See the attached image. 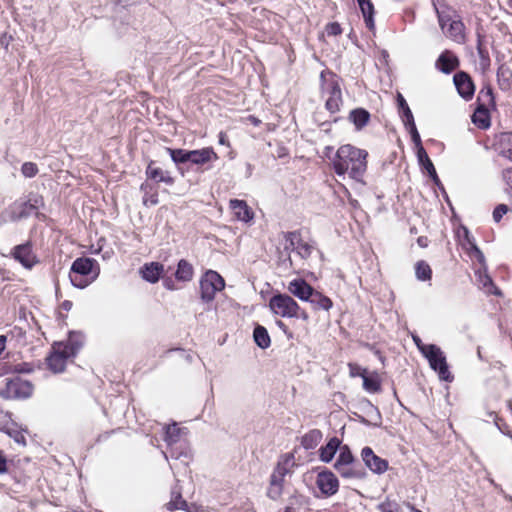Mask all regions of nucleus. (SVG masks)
I'll return each instance as SVG.
<instances>
[{
	"mask_svg": "<svg viewBox=\"0 0 512 512\" xmlns=\"http://www.w3.org/2000/svg\"><path fill=\"white\" fill-rule=\"evenodd\" d=\"M368 152L353 145H342L336 151L332 160L334 172L338 176L348 174L357 182H362L367 170Z\"/></svg>",
	"mask_w": 512,
	"mask_h": 512,
	"instance_id": "nucleus-1",
	"label": "nucleus"
},
{
	"mask_svg": "<svg viewBox=\"0 0 512 512\" xmlns=\"http://www.w3.org/2000/svg\"><path fill=\"white\" fill-rule=\"evenodd\" d=\"M98 273L99 266L95 259L79 257L72 263L69 279L74 287L84 289L97 278Z\"/></svg>",
	"mask_w": 512,
	"mask_h": 512,
	"instance_id": "nucleus-2",
	"label": "nucleus"
},
{
	"mask_svg": "<svg viewBox=\"0 0 512 512\" xmlns=\"http://www.w3.org/2000/svg\"><path fill=\"white\" fill-rule=\"evenodd\" d=\"M43 206L42 196L30 194L28 199H19L9 205L3 213V217L5 220L16 222L37 214L38 210Z\"/></svg>",
	"mask_w": 512,
	"mask_h": 512,
	"instance_id": "nucleus-3",
	"label": "nucleus"
},
{
	"mask_svg": "<svg viewBox=\"0 0 512 512\" xmlns=\"http://www.w3.org/2000/svg\"><path fill=\"white\" fill-rule=\"evenodd\" d=\"M326 78L324 71L320 74L322 96L326 98L325 108L332 114L338 112L342 105V91L340 79L337 75L329 72Z\"/></svg>",
	"mask_w": 512,
	"mask_h": 512,
	"instance_id": "nucleus-4",
	"label": "nucleus"
},
{
	"mask_svg": "<svg viewBox=\"0 0 512 512\" xmlns=\"http://www.w3.org/2000/svg\"><path fill=\"white\" fill-rule=\"evenodd\" d=\"M468 244L470 245V256L478 261L481 267L475 272L478 283L486 290L488 294L501 295V291L494 285L492 278L487 273V265L485 256L477 245L470 241L468 238V231H466Z\"/></svg>",
	"mask_w": 512,
	"mask_h": 512,
	"instance_id": "nucleus-5",
	"label": "nucleus"
},
{
	"mask_svg": "<svg viewBox=\"0 0 512 512\" xmlns=\"http://www.w3.org/2000/svg\"><path fill=\"white\" fill-rule=\"evenodd\" d=\"M33 384L19 376L5 379L4 388L0 389V397L6 400L28 399L32 396Z\"/></svg>",
	"mask_w": 512,
	"mask_h": 512,
	"instance_id": "nucleus-6",
	"label": "nucleus"
},
{
	"mask_svg": "<svg viewBox=\"0 0 512 512\" xmlns=\"http://www.w3.org/2000/svg\"><path fill=\"white\" fill-rule=\"evenodd\" d=\"M432 370H434L440 380L446 382H452L454 377L449 370V366L446 361V356L443 351L435 344H431L426 348V353L423 355Z\"/></svg>",
	"mask_w": 512,
	"mask_h": 512,
	"instance_id": "nucleus-7",
	"label": "nucleus"
},
{
	"mask_svg": "<svg viewBox=\"0 0 512 512\" xmlns=\"http://www.w3.org/2000/svg\"><path fill=\"white\" fill-rule=\"evenodd\" d=\"M269 309L274 315L282 318H292L298 311V303L288 294H274L268 303Z\"/></svg>",
	"mask_w": 512,
	"mask_h": 512,
	"instance_id": "nucleus-8",
	"label": "nucleus"
},
{
	"mask_svg": "<svg viewBox=\"0 0 512 512\" xmlns=\"http://www.w3.org/2000/svg\"><path fill=\"white\" fill-rule=\"evenodd\" d=\"M224 287V279L219 273L213 270L207 271L200 280L201 299L206 303L212 302L216 293Z\"/></svg>",
	"mask_w": 512,
	"mask_h": 512,
	"instance_id": "nucleus-9",
	"label": "nucleus"
},
{
	"mask_svg": "<svg viewBox=\"0 0 512 512\" xmlns=\"http://www.w3.org/2000/svg\"><path fill=\"white\" fill-rule=\"evenodd\" d=\"M73 358V351L67 352L63 344L55 343L52 346V352L46 358L48 368L54 373H61L65 370L67 360Z\"/></svg>",
	"mask_w": 512,
	"mask_h": 512,
	"instance_id": "nucleus-10",
	"label": "nucleus"
},
{
	"mask_svg": "<svg viewBox=\"0 0 512 512\" xmlns=\"http://www.w3.org/2000/svg\"><path fill=\"white\" fill-rule=\"evenodd\" d=\"M284 239L287 243L285 246L286 250H294L302 259L310 257L313 251V246L302 240L299 231L285 232Z\"/></svg>",
	"mask_w": 512,
	"mask_h": 512,
	"instance_id": "nucleus-11",
	"label": "nucleus"
},
{
	"mask_svg": "<svg viewBox=\"0 0 512 512\" xmlns=\"http://www.w3.org/2000/svg\"><path fill=\"white\" fill-rule=\"evenodd\" d=\"M454 85L458 94L466 101L471 100L475 93V85L470 75L464 71H459L454 74Z\"/></svg>",
	"mask_w": 512,
	"mask_h": 512,
	"instance_id": "nucleus-12",
	"label": "nucleus"
},
{
	"mask_svg": "<svg viewBox=\"0 0 512 512\" xmlns=\"http://www.w3.org/2000/svg\"><path fill=\"white\" fill-rule=\"evenodd\" d=\"M316 484L321 493L327 497L338 492L339 481L331 471H323L317 475Z\"/></svg>",
	"mask_w": 512,
	"mask_h": 512,
	"instance_id": "nucleus-13",
	"label": "nucleus"
},
{
	"mask_svg": "<svg viewBox=\"0 0 512 512\" xmlns=\"http://www.w3.org/2000/svg\"><path fill=\"white\" fill-rule=\"evenodd\" d=\"M182 433L183 430L179 428L176 423L165 427L164 441L170 448V455L172 458L178 459L184 455L183 451H178L177 448H174V445L181 443Z\"/></svg>",
	"mask_w": 512,
	"mask_h": 512,
	"instance_id": "nucleus-14",
	"label": "nucleus"
},
{
	"mask_svg": "<svg viewBox=\"0 0 512 512\" xmlns=\"http://www.w3.org/2000/svg\"><path fill=\"white\" fill-rule=\"evenodd\" d=\"M361 457L365 465L376 474H382L388 469V462L375 455L373 450L368 446L362 449Z\"/></svg>",
	"mask_w": 512,
	"mask_h": 512,
	"instance_id": "nucleus-15",
	"label": "nucleus"
},
{
	"mask_svg": "<svg viewBox=\"0 0 512 512\" xmlns=\"http://www.w3.org/2000/svg\"><path fill=\"white\" fill-rule=\"evenodd\" d=\"M432 5L438 18L439 26L445 30L448 24L453 22L456 11L445 0H432Z\"/></svg>",
	"mask_w": 512,
	"mask_h": 512,
	"instance_id": "nucleus-16",
	"label": "nucleus"
},
{
	"mask_svg": "<svg viewBox=\"0 0 512 512\" xmlns=\"http://www.w3.org/2000/svg\"><path fill=\"white\" fill-rule=\"evenodd\" d=\"M218 159L217 153L212 147H204L202 149L191 150L190 164L198 168H202Z\"/></svg>",
	"mask_w": 512,
	"mask_h": 512,
	"instance_id": "nucleus-17",
	"label": "nucleus"
},
{
	"mask_svg": "<svg viewBox=\"0 0 512 512\" xmlns=\"http://www.w3.org/2000/svg\"><path fill=\"white\" fill-rule=\"evenodd\" d=\"M14 258L19 261L25 268L31 269L37 262V258L32 250L30 243L18 245L14 248Z\"/></svg>",
	"mask_w": 512,
	"mask_h": 512,
	"instance_id": "nucleus-18",
	"label": "nucleus"
},
{
	"mask_svg": "<svg viewBox=\"0 0 512 512\" xmlns=\"http://www.w3.org/2000/svg\"><path fill=\"white\" fill-rule=\"evenodd\" d=\"M145 175L148 180H152L155 183H165L168 186H172L175 182L169 171L156 167L155 162L152 160L146 167Z\"/></svg>",
	"mask_w": 512,
	"mask_h": 512,
	"instance_id": "nucleus-19",
	"label": "nucleus"
},
{
	"mask_svg": "<svg viewBox=\"0 0 512 512\" xmlns=\"http://www.w3.org/2000/svg\"><path fill=\"white\" fill-rule=\"evenodd\" d=\"M494 148L500 156L512 162V132H503L496 135Z\"/></svg>",
	"mask_w": 512,
	"mask_h": 512,
	"instance_id": "nucleus-20",
	"label": "nucleus"
},
{
	"mask_svg": "<svg viewBox=\"0 0 512 512\" xmlns=\"http://www.w3.org/2000/svg\"><path fill=\"white\" fill-rule=\"evenodd\" d=\"M287 290L299 300L307 302L313 287L309 285L304 279L298 278L289 282Z\"/></svg>",
	"mask_w": 512,
	"mask_h": 512,
	"instance_id": "nucleus-21",
	"label": "nucleus"
},
{
	"mask_svg": "<svg viewBox=\"0 0 512 512\" xmlns=\"http://www.w3.org/2000/svg\"><path fill=\"white\" fill-rule=\"evenodd\" d=\"M442 31L448 38L458 44H463L466 40L465 25L459 16Z\"/></svg>",
	"mask_w": 512,
	"mask_h": 512,
	"instance_id": "nucleus-22",
	"label": "nucleus"
},
{
	"mask_svg": "<svg viewBox=\"0 0 512 512\" xmlns=\"http://www.w3.org/2000/svg\"><path fill=\"white\" fill-rule=\"evenodd\" d=\"M459 66L458 57L451 51L445 50L436 61V67L442 73L450 74Z\"/></svg>",
	"mask_w": 512,
	"mask_h": 512,
	"instance_id": "nucleus-23",
	"label": "nucleus"
},
{
	"mask_svg": "<svg viewBox=\"0 0 512 512\" xmlns=\"http://www.w3.org/2000/svg\"><path fill=\"white\" fill-rule=\"evenodd\" d=\"M0 431L11 437L17 444L26 445L25 430L21 429L14 421L9 419L0 423Z\"/></svg>",
	"mask_w": 512,
	"mask_h": 512,
	"instance_id": "nucleus-24",
	"label": "nucleus"
},
{
	"mask_svg": "<svg viewBox=\"0 0 512 512\" xmlns=\"http://www.w3.org/2000/svg\"><path fill=\"white\" fill-rule=\"evenodd\" d=\"M309 504L310 500L307 496L294 493L288 498V503L283 512H305Z\"/></svg>",
	"mask_w": 512,
	"mask_h": 512,
	"instance_id": "nucleus-25",
	"label": "nucleus"
},
{
	"mask_svg": "<svg viewBox=\"0 0 512 512\" xmlns=\"http://www.w3.org/2000/svg\"><path fill=\"white\" fill-rule=\"evenodd\" d=\"M296 466L295 457L292 453H286L279 457L278 462L274 468V471L280 476L286 477L293 473V469Z\"/></svg>",
	"mask_w": 512,
	"mask_h": 512,
	"instance_id": "nucleus-26",
	"label": "nucleus"
},
{
	"mask_svg": "<svg viewBox=\"0 0 512 512\" xmlns=\"http://www.w3.org/2000/svg\"><path fill=\"white\" fill-rule=\"evenodd\" d=\"M285 477L280 476L274 470L270 476L269 487L267 490V496L272 500H277L283 493Z\"/></svg>",
	"mask_w": 512,
	"mask_h": 512,
	"instance_id": "nucleus-27",
	"label": "nucleus"
},
{
	"mask_svg": "<svg viewBox=\"0 0 512 512\" xmlns=\"http://www.w3.org/2000/svg\"><path fill=\"white\" fill-rule=\"evenodd\" d=\"M307 302L311 304L314 310L329 311L333 306V302L329 297L325 296L323 293L315 290L314 288Z\"/></svg>",
	"mask_w": 512,
	"mask_h": 512,
	"instance_id": "nucleus-28",
	"label": "nucleus"
},
{
	"mask_svg": "<svg viewBox=\"0 0 512 512\" xmlns=\"http://www.w3.org/2000/svg\"><path fill=\"white\" fill-rule=\"evenodd\" d=\"M230 207L238 220L248 222L253 218V212L243 200L233 199L230 201Z\"/></svg>",
	"mask_w": 512,
	"mask_h": 512,
	"instance_id": "nucleus-29",
	"label": "nucleus"
},
{
	"mask_svg": "<svg viewBox=\"0 0 512 512\" xmlns=\"http://www.w3.org/2000/svg\"><path fill=\"white\" fill-rule=\"evenodd\" d=\"M162 272L163 265L158 262L145 264L140 271L142 278L150 283H156L159 280Z\"/></svg>",
	"mask_w": 512,
	"mask_h": 512,
	"instance_id": "nucleus-30",
	"label": "nucleus"
},
{
	"mask_svg": "<svg viewBox=\"0 0 512 512\" xmlns=\"http://www.w3.org/2000/svg\"><path fill=\"white\" fill-rule=\"evenodd\" d=\"M341 441L337 437H332L325 446L319 450L320 460L324 463L332 461L335 453L340 449Z\"/></svg>",
	"mask_w": 512,
	"mask_h": 512,
	"instance_id": "nucleus-31",
	"label": "nucleus"
},
{
	"mask_svg": "<svg viewBox=\"0 0 512 512\" xmlns=\"http://www.w3.org/2000/svg\"><path fill=\"white\" fill-rule=\"evenodd\" d=\"M362 15L364 17V21L366 27L373 31L375 29V21H374V5L371 0H357Z\"/></svg>",
	"mask_w": 512,
	"mask_h": 512,
	"instance_id": "nucleus-32",
	"label": "nucleus"
},
{
	"mask_svg": "<svg viewBox=\"0 0 512 512\" xmlns=\"http://www.w3.org/2000/svg\"><path fill=\"white\" fill-rule=\"evenodd\" d=\"M348 119L354 124L356 130H362L370 120V113L364 108L350 111Z\"/></svg>",
	"mask_w": 512,
	"mask_h": 512,
	"instance_id": "nucleus-33",
	"label": "nucleus"
},
{
	"mask_svg": "<svg viewBox=\"0 0 512 512\" xmlns=\"http://www.w3.org/2000/svg\"><path fill=\"white\" fill-rule=\"evenodd\" d=\"M363 388L366 392L374 394L381 391V379L377 372L364 373L362 375Z\"/></svg>",
	"mask_w": 512,
	"mask_h": 512,
	"instance_id": "nucleus-34",
	"label": "nucleus"
},
{
	"mask_svg": "<svg viewBox=\"0 0 512 512\" xmlns=\"http://www.w3.org/2000/svg\"><path fill=\"white\" fill-rule=\"evenodd\" d=\"M337 472L343 478L351 479V478H363L365 476V472L360 467L359 463L350 464L347 466H334Z\"/></svg>",
	"mask_w": 512,
	"mask_h": 512,
	"instance_id": "nucleus-35",
	"label": "nucleus"
},
{
	"mask_svg": "<svg viewBox=\"0 0 512 512\" xmlns=\"http://www.w3.org/2000/svg\"><path fill=\"white\" fill-rule=\"evenodd\" d=\"M495 105L493 89L489 84H486L479 91L477 96V107L487 108Z\"/></svg>",
	"mask_w": 512,
	"mask_h": 512,
	"instance_id": "nucleus-36",
	"label": "nucleus"
},
{
	"mask_svg": "<svg viewBox=\"0 0 512 512\" xmlns=\"http://www.w3.org/2000/svg\"><path fill=\"white\" fill-rule=\"evenodd\" d=\"M194 275L193 266L185 259H181L178 262L177 269L175 272V278L178 281L189 282L192 280Z\"/></svg>",
	"mask_w": 512,
	"mask_h": 512,
	"instance_id": "nucleus-37",
	"label": "nucleus"
},
{
	"mask_svg": "<svg viewBox=\"0 0 512 512\" xmlns=\"http://www.w3.org/2000/svg\"><path fill=\"white\" fill-rule=\"evenodd\" d=\"M166 508L169 511L184 510V511H187V512H191L189 510L187 502L184 499H182L181 492L177 488H173L172 489V491H171V499L166 504Z\"/></svg>",
	"mask_w": 512,
	"mask_h": 512,
	"instance_id": "nucleus-38",
	"label": "nucleus"
},
{
	"mask_svg": "<svg viewBox=\"0 0 512 512\" xmlns=\"http://www.w3.org/2000/svg\"><path fill=\"white\" fill-rule=\"evenodd\" d=\"M172 161L178 166V170L184 175L180 165L190 162L191 150L167 148Z\"/></svg>",
	"mask_w": 512,
	"mask_h": 512,
	"instance_id": "nucleus-39",
	"label": "nucleus"
},
{
	"mask_svg": "<svg viewBox=\"0 0 512 512\" xmlns=\"http://www.w3.org/2000/svg\"><path fill=\"white\" fill-rule=\"evenodd\" d=\"M472 122L479 129H487L491 125L489 109L477 107L472 115Z\"/></svg>",
	"mask_w": 512,
	"mask_h": 512,
	"instance_id": "nucleus-40",
	"label": "nucleus"
},
{
	"mask_svg": "<svg viewBox=\"0 0 512 512\" xmlns=\"http://www.w3.org/2000/svg\"><path fill=\"white\" fill-rule=\"evenodd\" d=\"M84 341V336L81 333L78 332H70L69 337L67 341L63 344V348L70 352V350L73 351V357L78 353V351L81 349Z\"/></svg>",
	"mask_w": 512,
	"mask_h": 512,
	"instance_id": "nucleus-41",
	"label": "nucleus"
},
{
	"mask_svg": "<svg viewBox=\"0 0 512 512\" xmlns=\"http://www.w3.org/2000/svg\"><path fill=\"white\" fill-rule=\"evenodd\" d=\"M253 338L256 345L261 349H267L271 345V339L264 326L257 325L253 331Z\"/></svg>",
	"mask_w": 512,
	"mask_h": 512,
	"instance_id": "nucleus-42",
	"label": "nucleus"
},
{
	"mask_svg": "<svg viewBox=\"0 0 512 512\" xmlns=\"http://www.w3.org/2000/svg\"><path fill=\"white\" fill-rule=\"evenodd\" d=\"M322 439V432L318 429H313L307 432L301 438V445L306 450L314 449Z\"/></svg>",
	"mask_w": 512,
	"mask_h": 512,
	"instance_id": "nucleus-43",
	"label": "nucleus"
},
{
	"mask_svg": "<svg viewBox=\"0 0 512 512\" xmlns=\"http://www.w3.org/2000/svg\"><path fill=\"white\" fill-rule=\"evenodd\" d=\"M368 415L370 416V419H367L365 417H360V422L366 426H373V427H380L382 424V418L381 414L378 410V408L371 403H369V411Z\"/></svg>",
	"mask_w": 512,
	"mask_h": 512,
	"instance_id": "nucleus-44",
	"label": "nucleus"
},
{
	"mask_svg": "<svg viewBox=\"0 0 512 512\" xmlns=\"http://www.w3.org/2000/svg\"><path fill=\"white\" fill-rule=\"evenodd\" d=\"M140 190L144 193L143 204L145 206H153L158 204V194L156 191H153L152 186L148 182L142 183Z\"/></svg>",
	"mask_w": 512,
	"mask_h": 512,
	"instance_id": "nucleus-45",
	"label": "nucleus"
},
{
	"mask_svg": "<svg viewBox=\"0 0 512 512\" xmlns=\"http://www.w3.org/2000/svg\"><path fill=\"white\" fill-rule=\"evenodd\" d=\"M357 463L350 448L347 445L340 447V453L336 459L334 466H347Z\"/></svg>",
	"mask_w": 512,
	"mask_h": 512,
	"instance_id": "nucleus-46",
	"label": "nucleus"
},
{
	"mask_svg": "<svg viewBox=\"0 0 512 512\" xmlns=\"http://www.w3.org/2000/svg\"><path fill=\"white\" fill-rule=\"evenodd\" d=\"M417 159L419 164L427 171L428 174H435V167L430 160L426 150L424 148L416 151Z\"/></svg>",
	"mask_w": 512,
	"mask_h": 512,
	"instance_id": "nucleus-47",
	"label": "nucleus"
},
{
	"mask_svg": "<svg viewBox=\"0 0 512 512\" xmlns=\"http://www.w3.org/2000/svg\"><path fill=\"white\" fill-rule=\"evenodd\" d=\"M416 278L420 281H427L431 279L432 270L425 261H418L415 267Z\"/></svg>",
	"mask_w": 512,
	"mask_h": 512,
	"instance_id": "nucleus-48",
	"label": "nucleus"
},
{
	"mask_svg": "<svg viewBox=\"0 0 512 512\" xmlns=\"http://www.w3.org/2000/svg\"><path fill=\"white\" fill-rule=\"evenodd\" d=\"M397 102H398L399 110L401 112V118H402L403 123L411 122L412 120H414L412 111L410 110L406 100L400 93H398V95H397Z\"/></svg>",
	"mask_w": 512,
	"mask_h": 512,
	"instance_id": "nucleus-49",
	"label": "nucleus"
},
{
	"mask_svg": "<svg viewBox=\"0 0 512 512\" xmlns=\"http://www.w3.org/2000/svg\"><path fill=\"white\" fill-rule=\"evenodd\" d=\"M404 125L411 135V140L415 144L416 150L419 151V149L424 148L415 121L412 120L411 122H405Z\"/></svg>",
	"mask_w": 512,
	"mask_h": 512,
	"instance_id": "nucleus-50",
	"label": "nucleus"
},
{
	"mask_svg": "<svg viewBox=\"0 0 512 512\" xmlns=\"http://www.w3.org/2000/svg\"><path fill=\"white\" fill-rule=\"evenodd\" d=\"M377 508L380 512H402L400 505L395 500L389 498L379 503Z\"/></svg>",
	"mask_w": 512,
	"mask_h": 512,
	"instance_id": "nucleus-51",
	"label": "nucleus"
},
{
	"mask_svg": "<svg viewBox=\"0 0 512 512\" xmlns=\"http://www.w3.org/2000/svg\"><path fill=\"white\" fill-rule=\"evenodd\" d=\"M478 53V56H479V66H480V69L483 73L487 72L489 69H490V66H491V59H490V56H489V52L487 49L485 50H481L479 48V52Z\"/></svg>",
	"mask_w": 512,
	"mask_h": 512,
	"instance_id": "nucleus-52",
	"label": "nucleus"
},
{
	"mask_svg": "<svg viewBox=\"0 0 512 512\" xmlns=\"http://www.w3.org/2000/svg\"><path fill=\"white\" fill-rule=\"evenodd\" d=\"M21 172L26 178H32L37 175L38 167L33 162H25L21 167Z\"/></svg>",
	"mask_w": 512,
	"mask_h": 512,
	"instance_id": "nucleus-53",
	"label": "nucleus"
},
{
	"mask_svg": "<svg viewBox=\"0 0 512 512\" xmlns=\"http://www.w3.org/2000/svg\"><path fill=\"white\" fill-rule=\"evenodd\" d=\"M501 175L506 185L505 191L508 195L512 196V167L504 169Z\"/></svg>",
	"mask_w": 512,
	"mask_h": 512,
	"instance_id": "nucleus-54",
	"label": "nucleus"
},
{
	"mask_svg": "<svg viewBox=\"0 0 512 512\" xmlns=\"http://www.w3.org/2000/svg\"><path fill=\"white\" fill-rule=\"evenodd\" d=\"M509 208L506 204H499L493 211V219L495 222H500L502 217L508 212Z\"/></svg>",
	"mask_w": 512,
	"mask_h": 512,
	"instance_id": "nucleus-55",
	"label": "nucleus"
},
{
	"mask_svg": "<svg viewBox=\"0 0 512 512\" xmlns=\"http://www.w3.org/2000/svg\"><path fill=\"white\" fill-rule=\"evenodd\" d=\"M511 70L506 65H500L497 70V78L498 81L501 83V81H508L509 77L511 76Z\"/></svg>",
	"mask_w": 512,
	"mask_h": 512,
	"instance_id": "nucleus-56",
	"label": "nucleus"
},
{
	"mask_svg": "<svg viewBox=\"0 0 512 512\" xmlns=\"http://www.w3.org/2000/svg\"><path fill=\"white\" fill-rule=\"evenodd\" d=\"M326 32L329 36H337L342 33V28L338 22H332L326 26Z\"/></svg>",
	"mask_w": 512,
	"mask_h": 512,
	"instance_id": "nucleus-57",
	"label": "nucleus"
},
{
	"mask_svg": "<svg viewBox=\"0 0 512 512\" xmlns=\"http://www.w3.org/2000/svg\"><path fill=\"white\" fill-rule=\"evenodd\" d=\"M14 371L17 372V373H31L34 371V367L31 363H27V362H24V363H20V364H17L15 365L14 367Z\"/></svg>",
	"mask_w": 512,
	"mask_h": 512,
	"instance_id": "nucleus-58",
	"label": "nucleus"
},
{
	"mask_svg": "<svg viewBox=\"0 0 512 512\" xmlns=\"http://www.w3.org/2000/svg\"><path fill=\"white\" fill-rule=\"evenodd\" d=\"M349 370H350V376L351 377L359 376V377L362 378V375L367 372L366 369H363L359 365L352 364V363H349Z\"/></svg>",
	"mask_w": 512,
	"mask_h": 512,
	"instance_id": "nucleus-59",
	"label": "nucleus"
},
{
	"mask_svg": "<svg viewBox=\"0 0 512 512\" xmlns=\"http://www.w3.org/2000/svg\"><path fill=\"white\" fill-rule=\"evenodd\" d=\"M413 341L422 355H424L426 353V348L431 345V344H424L419 336H413Z\"/></svg>",
	"mask_w": 512,
	"mask_h": 512,
	"instance_id": "nucleus-60",
	"label": "nucleus"
},
{
	"mask_svg": "<svg viewBox=\"0 0 512 512\" xmlns=\"http://www.w3.org/2000/svg\"><path fill=\"white\" fill-rule=\"evenodd\" d=\"M7 472V460L3 453V451L0 450V473Z\"/></svg>",
	"mask_w": 512,
	"mask_h": 512,
	"instance_id": "nucleus-61",
	"label": "nucleus"
},
{
	"mask_svg": "<svg viewBox=\"0 0 512 512\" xmlns=\"http://www.w3.org/2000/svg\"><path fill=\"white\" fill-rule=\"evenodd\" d=\"M293 318L302 319L304 321H307L309 319V316L307 312L300 308L298 305V311L296 312V315Z\"/></svg>",
	"mask_w": 512,
	"mask_h": 512,
	"instance_id": "nucleus-62",
	"label": "nucleus"
},
{
	"mask_svg": "<svg viewBox=\"0 0 512 512\" xmlns=\"http://www.w3.org/2000/svg\"><path fill=\"white\" fill-rule=\"evenodd\" d=\"M163 285L168 290H175L176 289L174 281L172 279H170V278L164 279Z\"/></svg>",
	"mask_w": 512,
	"mask_h": 512,
	"instance_id": "nucleus-63",
	"label": "nucleus"
},
{
	"mask_svg": "<svg viewBox=\"0 0 512 512\" xmlns=\"http://www.w3.org/2000/svg\"><path fill=\"white\" fill-rule=\"evenodd\" d=\"M218 138H219L218 142H219L220 145H227V146H229V142H228V138H227L226 133L220 132L219 135H218Z\"/></svg>",
	"mask_w": 512,
	"mask_h": 512,
	"instance_id": "nucleus-64",
	"label": "nucleus"
}]
</instances>
